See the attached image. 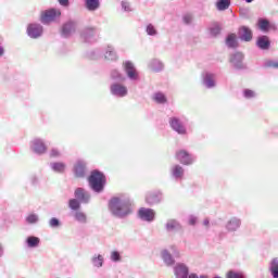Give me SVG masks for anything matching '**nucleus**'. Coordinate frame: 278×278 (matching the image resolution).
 Wrapping results in <instances>:
<instances>
[{
	"label": "nucleus",
	"mask_w": 278,
	"mask_h": 278,
	"mask_svg": "<svg viewBox=\"0 0 278 278\" xmlns=\"http://www.w3.org/2000/svg\"><path fill=\"white\" fill-rule=\"evenodd\" d=\"M184 251L178 244H168L160 252L165 266H176V260L180 258Z\"/></svg>",
	"instance_id": "f257e3e1"
},
{
	"label": "nucleus",
	"mask_w": 278,
	"mask_h": 278,
	"mask_svg": "<svg viewBox=\"0 0 278 278\" xmlns=\"http://www.w3.org/2000/svg\"><path fill=\"white\" fill-rule=\"evenodd\" d=\"M110 208L113 212V214L117 216H126L131 212L130 204L122 203L121 199H118L117 197L111 199Z\"/></svg>",
	"instance_id": "f03ea898"
},
{
	"label": "nucleus",
	"mask_w": 278,
	"mask_h": 278,
	"mask_svg": "<svg viewBox=\"0 0 278 278\" xmlns=\"http://www.w3.org/2000/svg\"><path fill=\"white\" fill-rule=\"evenodd\" d=\"M88 181L93 190L101 192V190L104 188L106 178L105 175L101 174V172H92L88 178Z\"/></svg>",
	"instance_id": "7ed1b4c3"
},
{
	"label": "nucleus",
	"mask_w": 278,
	"mask_h": 278,
	"mask_svg": "<svg viewBox=\"0 0 278 278\" xmlns=\"http://www.w3.org/2000/svg\"><path fill=\"white\" fill-rule=\"evenodd\" d=\"M61 14V9H46V11H41L40 21L49 24L60 18Z\"/></svg>",
	"instance_id": "20e7f679"
},
{
	"label": "nucleus",
	"mask_w": 278,
	"mask_h": 278,
	"mask_svg": "<svg viewBox=\"0 0 278 278\" xmlns=\"http://www.w3.org/2000/svg\"><path fill=\"white\" fill-rule=\"evenodd\" d=\"M173 271H174L175 278H188L190 268L184 262H177V264L175 263Z\"/></svg>",
	"instance_id": "39448f33"
},
{
	"label": "nucleus",
	"mask_w": 278,
	"mask_h": 278,
	"mask_svg": "<svg viewBox=\"0 0 278 278\" xmlns=\"http://www.w3.org/2000/svg\"><path fill=\"white\" fill-rule=\"evenodd\" d=\"M169 124L173 130L178 132V135H186L187 130L178 117H170Z\"/></svg>",
	"instance_id": "423d86ee"
},
{
	"label": "nucleus",
	"mask_w": 278,
	"mask_h": 278,
	"mask_svg": "<svg viewBox=\"0 0 278 278\" xmlns=\"http://www.w3.org/2000/svg\"><path fill=\"white\" fill-rule=\"evenodd\" d=\"M139 217L143 220H154L155 218V211L151 207H140L139 210Z\"/></svg>",
	"instance_id": "0eeeda50"
},
{
	"label": "nucleus",
	"mask_w": 278,
	"mask_h": 278,
	"mask_svg": "<svg viewBox=\"0 0 278 278\" xmlns=\"http://www.w3.org/2000/svg\"><path fill=\"white\" fill-rule=\"evenodd\" d=\"M42 26L41 24H28L27 33L30 37L37 38L42 35Z\"/></svg>",
	"instance_id": "6e6552de"
},
{
	"label": "nucleus",
	"mask_w": 278,
	"mask_h": 278,
	"mask_svg": "<svg viewBox=\"0 0 278 278\" xmlns=\"http://www.w3.org/2000/svg\"><path fill=\"white\" fill-rule=\"evenodd\" d=\"M176 159L179 160L181 164H192L193 162V159L186 150H179L178 152H176Z\"/></svg>",
	"instance_id": "1a4fd4ad"
},
{
	"label": "nucleus",
	"mask_w": 278,
	"mask_h": 278,
	"mask_svg": "<svg viewBox=\"0 0 278 278\" xmlns=\"http://www.w3.org/2000/svg\"><path fill=\"white\" fill-rule=\"evenodd\" d=\"M111 92L114 96H121L123 98L124 96H127L128 89L124 85L115 84L111 86Z\"/></svg>",
	"instance_id": "9d476101"
},
{
	"label": "nucleus",
	"mask_w": 278,
	"mask_h": 278,
	"mask_svg": "<svg viewBox=\"0 0 278 278\" xmlns=\"http://www.w3.org/2000/svg\"><path fill=\"white\" fill-rule=\"evenodd\" d=\"M239 35L241 39H244V41H251L253 38V31L249 26H241L239 28Z\"/></svg>",
	"instance_id": "9b49d317"
},
{
	"label": "nucleus",
	"mask_w": 278,
	"mask_h": 278,
	"mask_svg": "<svg viewBox=\"0 0 278 278\" xmlns=\"http://www.w3.org/2000/svg\"><path fill=\"white\" fill-rule=\"evenodd\" d=\"M75 197L79 200L83 201L84 203H88L90 199L89 192L85 190V188H76L75 190Z\"/></svg>",
	"instance_id": "f8f14e48"
},
{
	"label": "nucleus",
	"mask_w": 278,
	"mask_h": 278,
	"mask_svg": "<svg viewBox=\"0 0 278 278\" xmlns=\"http://www.w3.org/2000/svg\"><path fill=\"white\" fill-rule=\"evenodd\" d=\"M258 48H262L263 50H267L270 47V39L267 35H262L257 38L256 41Z\"/></svg>",
	"instance_id": "ddd939ff"
},
{
	"label": "nucleus",
	"mask_w": 278,
	"mask_h": 278,
	"mask_svg": "<svg viewBox=\"0 0 278 278\" xmlns=\"http://www.w3.org/2000/svg\"><path fill=\"white\" fill-rule=\"evenodd\" d=\"M166 229L167 231H180L182 229V226L178 220H175L174 218H170L166 223Z\"/></svg>",
	"instance_id": "4468645a"
},
{
	"label": "nucleus",
	"mask_w": 278,
	"mask_h": 278,
	"mask_svg": "<svg viewBox=\"0 0 278 278\" xmlns=\"http://www.w3.org/2000/svg\"><path fill=\"white\" fill-rule=\"evenodd\" d=\"M76 28V24L75 22H66L65 24H63L62 26V34L65 37H68V35H71L72 33L75 31Z\"/></svg>",
	"instance_id": "2eb2a0df"
},
{
	"label": "nucleus",
	"mask_w": 278,
	"mask_h": 278,
	"mask_svg": "<svg viewBox=\"0 0 278 278\" xmlns=\"http://www.w3.org/2000/svg\"><path fill=\"white\" fill-rule=\"evenodd\" d=\"M74 172L76 177H85L86 175V165L83 163V161H78L76 165L74 166Z\"/></svg>",
	"instance_id": "dca6fc26"
},
{
	"label": "nucleus",
	"mask_w": 278,
	"mask_h": 278,
	"mask_svg": "<svg viewBox=\"0 0 278 278\" xmlns=\"http://www.w3.org/2000/svg\"><path fill=\"white\" fill-rule=\"evenodd\" d=\"M269 273L273 278H278V257H274L271 262H269Z\"/></svg>",
	"instance_id": "f3484780"
},
{
	"label": "nucleus",
	"mask_w": 278,
	"mask_h": 278,
	"mask_svg": "<svg viewBox=\"0 0 278 278\" xmlns=\"http://www.w3.org/2000/svg\"><path fill=\"white\" fill-rule=\"evenodd\" d=\"M34 150L37 154H45L47 152V146H45L43 141L37 139L34 141Z\"/></svg>",
	"instance_id": "a211bd4d"
},
{
	"label": "nucleus",
	"mask_w": 278,
	"mask_h": 278,
	"mask_svg": "<svg viewBox=\"0 0 278 278\" xmlns=\"http://www.w3.org/2000/svg\"><path fill=\"white\" fill-rule=\"evenodd\" d=\"M85 4L89 12H96L100 8V0H85Z\"/></svg>",
	"instance_id": "6ab92c4d"
},
{
	"label": "nucleus",
	"mask_w": 278,
	"mask_h": 278,
	"mask_svg": "<svg viewBox=\"0 0 278 278\" xmlns=\"http://www.w3.org/2000/svg\"><path fill=\"white\" fill-rule=\"evenodd\" d=\"M162 199L161 192H148L147 194V201L148 203H159Z\"/></svg>",
	"instance_id": "aec40b11"
},
{
	"label": "nucleus",
	"mask_w": 278,
	"mask_h": 278,
	"mask_svg": "<svg viewBox=\"0 0 278 278\" xmlns=\"http://www.w3.org/2000/svg\"><path fill=\"white\" fill-rule=\"evenodd\" d=\"M240 225V218H230V220L227 223V229L228 231H236L237 229H239Z\"/></svg>",
	"instance_id": "412c9836"
},
{
	"label": "nucleus",
	"mask_w": 278,
	"mask_h": 278,
	"mask_svg": "<svg viewBox=\"0 0 278 278\" xmlns=\"http://www.w3.org/2000/svg\"><path fill=\"white\" fill-rule=\"evenodd\" d=\"M125 70H126L129 78H137V72L135 70L134 63H131L130 61H126Z\"/></svg>",
	"instance_id": "4be33fe9"
},
{
	"label": "nucleus",
	"mask_w": 278,
	"mask_h": 278,
	"mask_svg": "<svg viewBox=\"0 0 278 278\" xmlns=\"http://www.w3.org/2000/svg\"><path fill=\"white\" fill-rule=\"evenodd\" d=\"M91 262L96 268H102L104 264V257L103 255H93V257L91 258Z\"/></svg>",
	"instance_id": "5701e85b"
},
{
	"label": "nucleus",
	"mask_w": 278,
	"mask_h": 278,
	"mask_svg": "<svg viewBox=\"0 0 278 278\" xmlns=\"http://www.w3.org/2000/svg\"><path fill=\"white\" fill-rule=\"evenodd\" d=\"M230 3V0H218L216 2V8L219 10V12H223V10H228Z\"/></svg>",
	"instance_id": "b1692460"
},
{
	"label": "nucleus",
	"mask_w": 278,
	"mask_h": 278,
	"mask_svg": "<svg viewBox=\"0 0 278 278\" xmlns=\"http://www.w3.org/2000/svg\"><path fill=\"white\" fill-rule=\"evenodd\" d=\"M105 59H109V61H114L117 59V54L112 46H109L105 52Z\"/></svg>",
	"instance_id": "393cba45"
},
{
	"label": "nucleus",
	"mask_w": 278,
	"mask_h": 278,
	"mask_svg": "<svg viewBox=\"0 0 278 278\" xmlns=\"http://www.w3.org/2000/svg\"><path fill=\"white\" fill-rule=\"evenodd\" d=\"M172 173L174 177H184L185 175V169L181 167V165H175L172 169Z\"/></svg>",
	"instance_id": "a878e982"
},
{
	"label": "nucleus",
	"mask_w": 278,
	"mask_h": 278,
	"mask_svg": "<svg viewBox=\"0 0 278 278\" xmlns=\"http://www.w3.org/2000/svg\"><path fill=\"white\" fill-rule=\"evenodd\" d=\"M226 278H247L244 273L238 270H229L226 275Z\"/></svg>",
	"instance_id": "bb28decb"
},
{
	"label": "nucleus",
	"mask_w": 278,
	"mask_h": 278,
	"mask_svg": "<svg viewBox=\"0 0 278 278\" xmlns=\"http://www.w3.org/2000/svg\"><path fill=\"white\" fill-rule=\"evenodd\" d=\"M237 35L236 33H230L226 39V43L228 46H230L231 48L237 46V41H236Z\"/></svg>",
	"instance_id": "cd10ccee"
},
{
	"label": "nucleus",
	"mask_w": 278,
	"mask_h": 278,
	"mask_svg": "<svg viewBox=\"0 0 278 278\" xmlns=\"http://www.w3.org/2000/svg\"><path fill=\"white\" fill-rule=\"evenodd\" d=\"M154 100L159 104H165L167 102L166 96H164L162 92L154 93Z\"/></svg>",
	"instance_id": "c85d7f7f"
},
{
	"label": "nucleus",
	"mask_w": 278,
	"mask_h": 278,
	"mask_svg": "<svg viewBox=\"0 0 278 278\" xmlns=\"http://www.w3.org/2000/svg\"><path fill=\"white\" fill-rule=\"evenodd\" d=\"M52 168L53 170H56V173H64L66 165L65 163H53Z\"/></svg>",
	"instance_id": "c756f323"
},
{
	"label": "nucleus",
	"mask_w": 278,
	"mask_h": 278,
	"mask_svg": "<svg viewBox=\"0 0 278 278\" xmlns=\"http://www.w3.org/2000/svg\"><path fill=\"white\" fill-rule=\"evenodd\" d=\"M270 24L268 20H258V27L261 30H268Z\"/></svg>",
	"instance_id": "7c9ffc66"
},
{
	"label": "nucleus",
	"mask_w": 278,
	"mask_h": 278,
	"mask_svg": "<svg viewBox=\"0 0 278 278\" xmlns=\"http://www.w3.org/2000/svg\"><path fill=\"white\" fill-rule=\"evenodd\" d=\"M70 207L72 210H79L80 203H79L77 197H76V199H70Z\"/></svg>",
	"instance_id": "2f4dec72"
},
{
	"label": "nucleus",
	"mask_w": 278,
	"mask_h": 278,
	"mask_svg": "<svg viewBox=\"0 0 278 278\" xmlns=\"http://www.w3.org/2000/svg\"><path fill=\"white\" fill-rule=\"evenodd\" d=\"M121 260H122V256H121L119 251H112L111 252V261L112 262H121Z\"/></svg>",
	"instance_id": "473e14b6"
},
{
	"label": "nucleus",
	"mask_w": 278,
	"mask_h": 278,
	"mask_svg": "<svg viewBox=\"0 0 278 278\" xmlns=\"http://www.w3.org/2000/svg\"><path fill=\"white\" fill-rule=\"evenodd\" d=\"M220 30H222L220 24L215 23V24L212 26V28H211V34L214 35V36H216V35H219Z\"/></svg>",
	"instance_id": "72a5a7b5"
},
{
	"label": "nucleus",
	"mask_w": 278,
	"mask_h": 278,
	"mask_svg": "<svg viewBox=\"0 0 278 278\" xmlns=\"http://www.w3.org/2000/svg\"><path fill=\"white\" fill-rule=\"evenodd\" d=\"M205 85L207 87H214L215 83H214L213 74H206V76H205Z\"/></svg>",
	"instance_id": "f704fd0d"
},
{
	"label": "nucleus",
	"mask_w": 278,
	"mask_h": 278,
	"mask_svg": "<svg viewBox=\"0 0 278 278\" xmlns=\"http://www.w3.org/2000/svg\"><path fill=\"white\" fill-rule=\"evenodd\" d=\"M75 218L77 220H80L81 223H86L87 222V216H86L85 212H76Z\"/></svg>",
	"instance_id": "c9c22d12"
},
{
	"label": "nucleus",
	"mask_w": 278,
	"mask_h": 278,
	"mask_svg": "<svg viewBox=\"0 0 278 278\" xmlns=\"http://www.w3.org/2000/svg\"><path fill=\"white\" fill-rule=\"evenodd\" d=\"M96 28L93 26H87L84 31H83V35L85 37H89L90 35H93Z\"/></svg>",
	"instance_id": "e433bc0d"
},
{
	"label": "nucleus",
	"mask_w": 278,
	"mask_h": 278,
	"mask_svg": "<svg viewBox=\"0 0 278 278\" xmlns=\"http://www.w3.org/2000/svg\"><path fill=\"white\" fill-rule=\"evenodd\" d=\"M28 244H39L40 238H37L36 236H30L27 239Z\"/></svg>",
	"instance_id": "4c0bfd02"
},
{
	"label": "nucleus",
	"mask_w": 278,
	"mask_h": 278,
	"mask_svg": "<svg viewBox=\"0 0 278 278\" xmlns=\"http://www.w3.org/2000/svg\"><path fill=\"white\" fill-rule=\"evenodd\" d=\"M147 33L149 35H155V33H157L155 26H153V24H148L147 26Z\"/></svg>",
	"instance_id": "58836bf2"
},
{
	"label": "nucleus",
	"mask_w": 278,
	"mask_h": 278,
	"mask_svg": "<svg viewBox=\"0 0 278 278\" xmlns=\"http://www.w3.org/2000/svg\"><path fill=\"white\" fill-rule=\"evenodd\" d=\"M27 220H28V223H37V220H38L37 214H29L27 216Z\"/></svg>",
	"instance_id": "ea45409f"
},
{
	"label": "nucleus",
	"mask_w": 278,
	"mask_h": 278,
	"mask_svg": "<svg viewBox=\"0 0 278 278\" xmlns=\"http://www.w3.org/2000/svg\"><path fill=\"white\" fill-rule=\"evenodd\" d=\"M255 93L252 91V89H245L244 90V97L245 98H254Z\"/></svg>",
	"instance_id": "a19ab883"
},
{
	"label": "nucleus",
	"mask_w": 278,
	"mask_h": 278,
	"mask_svg": "<svg viewBox=\"0 0 278 278\" xmlns=\"http://www.w3.org/2000/svg\"><path fill=\"white\" fill-rule=\"evenodd\" d=\"M50 225H51V227H59V225H60L59 218H51Z\"/></svg>",
	"instance_id": "79ce46f5"
},
{
	"label": "nucleus",
	"mask_w": 278,
	"mask_h": 278,
	"mask_svg": "<svg viewBox=\"0 0 278 278\" xmlns=\"http://www.w3.org/2000/svg\"><path fill=\"white\" fill-rule=\"evenodd\" d=\"M184 21L186 24H190V22L193 21V17L190 15V13H187V15L184 16Z\"/></svg>",
	"instance_id": "37998d69"
},
{
	"label": "nucleus",
	"mask_w": 278,
	"mask_h": 278,
	"mask_svg": "<svg viewBox=\"0 0 278 278\" xmlns=\"http://www.w3.org/2000/svg\"><path fill=\"white\" fill-rule=\"evenodd\" d=\"M236 59H239L240 61H242V59H243V54H241L240 52H238L237 54H235L233 55V58H232V62H236Z\"/></svg>",
	"instance_id": "c03bdc74"
},
{
	"label": "nucleus",
	"mask_w": 278,
	"mask_h": 278,
	"mask_svg": "<svg viewBox=\"0 0 278 278\" xmlns=\"http://www.w3.org/2000/svg\"><path fill=\"white\" fill-rule=\"evenodd\" d=\"M197 220H198L197 216H190V218H189V225H195V224H197Z\"/></svg>",
	"instance_id": "a18cd8bd"
},
{
	"label": "nucleus",
	"mask_w": 278,
	"mask_h": 278,
	"mask_svg": "<svg viewBox=\"0 0 278 278\" xmlns=\"http://www.w3.org/2000/svg\"><path fill=\"white\" fill-rule=\"evenodd\" d=\"M59 3L61 5H64V8H68V5H70V1L68 0H59Z\"/></svg>",
	"instance_id": "49530a36"
},
{
	"label": "nucleus",
	"mask_w": 278,
	"mask_h": 278,
	"mask_svg": "<svg viewBox=\"0 0 278 278\" xmlns=\"http://www.w3.org/2000/svg\"><path fill=\"white\" fill-rule=\"evenodd\" d=\"M37 247V244H27L25 250L26 251H31V249H35Z\"/></svg>",
	"instance_id": "de8ad7c7"
},
{
	"label": "nucleus",
	"mask_w": 278,
	"mask_h": 278,
	"mask_svg": "<svg viewBox=\"0 0 278 278\" xmlns=\"http://www.w3.org/2000/svg\"><path fill=\"white\" fill-rule=\"evenodd\" d=\"M188 278H200V277H199V275H197V273L189 271Z\"/></svg>",
	"instance_id": "09e8293b"
},
{
	"label": "nucleus",
	"mask_w": 278,
	"mask_h": 278,
	"mask_svg": "<svg viewBox=\"0 0 278 278\" xmlns=\"http://www.w3.org/2000/svg\"><path fill=\"white\" fill-rule=\"evenodd\" d=\"M51 156H53V157L60 156V152L58 150H52Z\"/></svg>",
	"instance_id": "8fccbe9b"
},
{
	"label": "nucleus",
	"mask_w": 278,
	"mask_h": 278,
	"mask_svg": "<svg viewBox=\"0 0 278 278\" xmlns=\"http://www.w3.org/2000/svg\"><path fill=\"white\" fill-rule=\"evenodd\" d=\"M122 7H123L125 10H128L129 4H128L127 2H123V3H122Z\"/></svg>",
	"instance_id": "3c124183"
},
{
	"label": "nucleus",
	"mask_w": 278,
	"mask_h": 278,
	"mask_svg": "<svg viewBox=\"0 0 278 278\" xmlns=\"http://www.w3.org/2000/svg\"><path fill=\"white\" fill-rule=\"evenodd\" d=\"M203 224L205 225V227H208V225H210L208 218H205V219L203 220Z\"/></svg>",
	"instance_id": "603ef678"
},
{
	"label": "nucleus",
	"mask_w": 278,
	"mask_h": 278,
	"mask_svg": "<svg viewBox=\"0 0 278 278\" xmlns=\"http://www.w3.org/2000/svg\"><path fill=\"white\" fill-rule=\"evenodd\" d=\"M3 253H4V249H3V247L0 244V257L3 255Z\"/></svg>",
	"instance_id": "864d4df0"
},
{
	"label": "nucleus",
	"mask_w": 278,
	"mask_h": 278,
	"mask_svg": "<svg viewBox=\"0 0 278 278\" xmlns=\"http://www.w3.org/2000/svg\"><path fill=\"white\" fill-rule=\"evenodd\" d=\"M4 54V48L0 46V56Z\"/></svg>",
	"instance_id": "5fc2aeb1"
},
{
	"label": "nucleus",
	"mask_w": 278,
	"mask_h": 278,
	"mask_svg": "<svg viewBox=\"0 0 278 278\" xmlns=\"http://www.w3.org/2000/svg\"><path fill=\"white\" fill-rule=\"evenodd\" d=\"M245 2H247V3H252V2H253V0H245Z\"/></svg>",
	"instance_id": "6e6d98bb"
},
{
	"label": "nucleus",
	"mask_w": 278,
	"mask_h": 278,
	"mask_svg": "<svg viewBox=\"0 0 278 278\" xmlns=\"http://www.w3.org/2000/svg\"><path fill=\"white\" fill-rule=\"evenodd\" d=\"M273 66L274 67H278V63H273Z\"/></svg>",
	"instance_id": "4d7b16f0"
},
{
	"label": "nucleus",
	"mask_w": 278,
	"mask_h": 278,
	"mask_svg": "<svg viewBox=\"0 0 278 278\" xmlns=\"http://www.w3.org/2000/svg\"><path fill=\"white\" fill-rule=\"evenodd\" d=\"M206 276H207V275H201V277H200V278H206Z\"/></svg>",
	"instance_id": "13d9d810"
},
{
	"label": "nucleus",
	"mask_w": 278,
	"mask_h": 278,
	"mask_svg": "<svg viewBox=\"0 0 278 278\" xmlns=\"http://www.w3.org/2000/svg\"><path fill=\"white\" fill-rule=\"evenodd\" d=\"M237 67H242V65L237 64Z\"/></svg>",
	"instance_id": "bf43d9fd"
},
{
	"label": "nucleus",
	"mask_w": 278,
	"mask_h": 278,
	"mask_svg": "<svg viewBox=\"0 0 278 278\" xmlns=\"http://www.w3.org/2000/svg\"><path fill=\"white\" fill-rule=\"evenodd\" d=\"M214 278H222V277H214Z\"/></svg>",
	"instance_id": "052dcab7"
},
{
	"label": "nucleus",
	"mask_w": 278,
	"mask_h": 278,
	"mask_svg": "<svg viewBox=\"0 0 278 278\" xmlns=\"http://www.w3.org/2000/svg\"><path fill=\"white\" fill-rule=\"evenodd\" d=\"M206 278H210V277H207V275H206Z\"/></svg>",
	"instance_id": "680f3d73"
}]
</instances>
